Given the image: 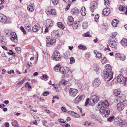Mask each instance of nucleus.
I'll list each match as a JSON object with an SVG mask.
<instances>
[{
	"instance_id": "obj_48",
	"label": "nucleus",
	"mask_w": 127,
	"mask_h": 127,
	"mask_svg": "<svg viewBox=\"0 0 127 127\" xmlns=\"http://www.w3.org/2000/svg\"><path fill=\"white\" fill-rule=\"evenodd\" d=\"M90 100H89V99L87 98L86 100V102L85 103V106H87L88 104L90 105H91V104H90V103H92L91 102L90 103Z\"/></svg>"
},
{
	"instance_id": "obj_47",
	"label": "nucleus",
	"mask_w": 127,
	"mask_h": 127,
	"mask_svg": "<svg viewBox=\"0 0 127 127\" xmlns=\"http://www.w3.org/2000/svg\"><path fill=\"white\" fill-rule=\"evenodd\" d=\"M16 51L18 53H20L21 52V49L20 47H17L15 48Z\"/></svg>"
},
{
	"instance_id": "obj_51",
	"label": "nucleus",
	"mask_w": 127,
	"mask_h": 127,
	"mask_svg": "<svg viewBox=\"0 0 127 127\" xmlns=\"http://www.w3.org/2000/svg\"><path fill=\"white\" fill-rule=\"evenodd\" d=\"M99 17V15L98 14H97L95 16V21L96 22L98 21V19Z\"/></svg>"
},
{
	"instance_id": "obj_58",
	"label": "nucleus",
	"mask_w": 127,
	"mask_h": 127,
	"mask_svg": "<svg viewBox=\"0 0 127 127\" xmlns=\"http://www.w3.org/2000/svg\"><path fill=\"white\" fill-rule=\"evenodd\" d=\"M29 83L28 82L26 83L25 85V86L26 87H28L29 88H31V86L29 84H28Z\"/></svg>"
},
{
	"instance_id": "obj_40",
	"label": "nucleus",
	"mask_w": 127,
	"mask_h": 127,
	"mask_svg": "<svg viewBox=\"0 0 127 127\" xmlns=\"http://www.w3.org/2000/svg\"><path fill=\"white\" fill-rule=\"evenodd\" d=\"M126 8L125 6H122V5H120L119 7V9L121 11H125Z\"/></svg>"
},
{
	"instance_id": "obj_15",
	"label": "nucleus",
	"mask_w": 127,
	"mask_h": 127,
	"mask_svg": "<svg viewBox=\"0 0 127 127\" xmlns=\"http://www.w3.org/2000/svg\"><path fill=\"white\" fill-rule=\"evenodd\" d=\"M125 78L121 74H119L117 77V80L119 83H123L124 82Z\"/></svg>"
},
{
	"instance_id": "obj_5",
	"label": "nucleus",
	"mask_w": 127,
	"mask_h": 127,
	"mask_svg": "<svg viewBox=\"0 0 127 127\" xmlns=\"http://www.w3.org/2000/svg\"><path fill=\"white\" fill-rule=\"evenodd\" d=\"M46 45L47 46L49 47L51 45H55L56 40L55 39H50L49 36H47L46 40Z\"/></svg>"
},
{
	"instance_id": "obj_56",
	"label": "nucleus",
	"mask_w": 127,
	"mask_h": 127,
	"mask_svg": "<svg viewBox=\"0 0 127 127\" xmlns=\"http://www.w3.org/2000/svg\"><path fill=\"white\" fill-rule=\"evenodd\" d=\"M20 29L23 32L24 34H25L26 33V32L25 31V30L23 27L21 26L20 27Z\"/></svg>"
},
{
	"instance_id": "obj_49",
	"label": "nucleus",
	"mask_w": 127,
	"mask_h": 127,
	"mask_svg": "<svg viewBox=\"0 0 127 127\" xmlns=\"http://www.w3.org/2000/svg\"><path fill=\"white\" fill-rule=\"evenodd\" d=\"M24 82V80H22L19 82L17 84V85H18V86L20 87V85L22 84Z\"/></svg>"
},
{
	"instance_id": "obj_57",
	"label": "nucleus",
	"mask_w": 127,
	"mask_h": 127,
	"mask_svg": "<svg viewBox=\"0 0 127 127\" xmlns=\"http://www.w3.org/2000/svg\"><path fill=\"white\" fill-rule=\"evenodd\" d=\"M49 94V93L48 92H45L43 94V95L44 96H46L48 95Z\"/></svg>"
},
{
	"instance_id": "obj_39",
	"label": "nucleus",
	"mask_w": 127,
	"mask_h": 127,
	"mask_svg": "<svg viewBox=\"0 0 127 127\" xmlns=\"http://www.w3.org/2000/svg\"><path fill=\"white\" fill-rule=\"evenodd\" d=\"M44 57L45 60H47L49 59V56L48 55V53L47 52H46L44 53Z\"/></svg>"
},
{
	"instance_id": "obj_25",
	"label": "nucleus",
	"mask_w": 127,
	"mask_h": 127,
	"mask_svg": "<svg viewBox=\"0 0 127 127\" xmlns=\"http://www.w3.org/2000/svg\"><path fill=\"white\" fill-rule=\"evenodd\" d=\"M40 28V27L39 25H34L32 28V30L33 32H35L39 30Z\"/></svg>"
},
{
	"instance_id": "obj_44",
	"label": "nucleus",
	"mask_w": 127,
	"mask_h": 127,
	"mask_svg": "<svg viewBox=\"0 0 127 127\" xmlns=\"http://www.w3.org/2000/svg\"><path fill=\"white\" fill-rule=\"evenodd\" d=\"M88 24L87 22H85L83 23V29H85L88 27Z\"/></svg>"
},
{
	"instance_id": "obj_43",
	"label": "nucleus",
	"mask_w": 127,
	"mask_h": 127,
	"mask_svg": "<svg viewBox=\"0 0 127 127\" xmlns=\"http://www.w3.org/2000/svg\"><path fill=\"white\" fill-rule=\"evenodd\" d=\"M79 11V10L78 9L75 8L73 10V13L75 14H78Z\"/></svg>"
},
{
	"instance_id": "obj_50",
	"label": "nucleus",
	"mask_w": 127,
	"mask_h": 127,
	"mask_svg": "<svg viewBox=\"0 0 127 127\" xmlns=\"http://www.w3.org/2000/svg\"><path fill=\"white\" fill-rule=\"evenodd\" d=\"M52 1L54 5H56L58 3V0H52Z\"/></svg>"
},
{
	"instance_id": "obj_38",
	"label": "nucleus",
	"mask_w": 127,
	"mask_h": 127,
	"mask_svg": "<svg viewBox=\"0 0 127 127\" xmlns=\"http://www.w3.org/2000/svg\"><path fill=\"white\" fill-rule=\"evenodd\" d=\"M67 82L65 80L63 79L59 83L60 85L62 84L63 85H65L66 84Z\"/></svg>"
},
{
	"instance_id": "obj_35",
	"label": "nucleus",
	"mask_w": 127,
	"mask_h": 127,
	"mask_svg": "<svg viewBox=\"0 0 127 127\" xmlns=\"http://www.w3.org/2000/svg\"><path fill=\"white\" fill-rule=\"evenodd\" d=\"M78 48L80 49L85 50L87 49V47L81 44H80L78 46Z\"/></svg>"
},
{
	"instance_id": "obj_55",
	"label": "nucleus",
	"mask_w": 127,
	"mask_h": 127,
	"mask_svg": "<svg viewBox=\"0 0 127 127\" xmlns=\"http://www.w3.org/2000/svg\"><path fill=\"white\" fill-rule=\"evenodd\" d=\"M94 125V124L92 122H88L87 125V127H88L91 126H93Z\"/></svg>"
},
{
	"instance_id": "obj_23",
	"label": "nucleus",
	"mask_w": 127,
	"mask_h": 127,
	"mask_svg": "<svg viewBox=\"0 0 127 127\" xmlns=\"http://www.w3.org/2000/svg\"><path fill=\"white\" fill-rule=\"evenodd\" d=\"M45 22L47 26L51 27L53 25V22L51 19H47Z\"/></svg>"
},
{
	"instance_id": "obj_19",
	"label": "nucleus",
	"mask_w": 127,
	"mask_h": 127,
	"mask_svg": "<svg viewBox=\"0 0 127 127\" xmlns=\"http://www.w3.org/2000/svg\"><path fill=\"white\" fill-rule=\"evenodd\" d=\"M7 20V17L2 13H0V22L4 23L6 22Z\"/></svg>"
},
{
	"instance_id": "obj_32",
	"label": "nucleus",
	"mask_w": 127,
	"mask_h": 127,
	"mask_svg": "<svg viewBox=\"0 0 127 127\" xmlns=\"http://www.w3.org/2000/svg\"><path fill=\"white\" fill-rule=\"evenodd\" d=\"M114 94L117 96L119 95H120V91L119 90L116 89L114 91Z\"/></svg>"
},
{
	"instance_id": "obj_3",
	"label": "nucleus",
	"mask_w": 127,
	"mask_h": 127,
	"mask_svg": "<svg viewBox=\"0 0 127 127\" xmlns=\"http://www.w3.org/2000/svg\"><path fill=\"white\" fill-rule=\"evenodd\" d=\"M54 68V70L55 71H59L63 74H65L68 72V68L61 67V65L59 64L56 65Z\"/></svg>"
},
{
	"instance_id": "obj_41",
	"label": "nucleus",
	"mask_w": 127,
	"mask_h": 127,
	"mask_svg": "<svg viewBox=\"0 0 127 127\" xmlns=\"http://www.w3.org/2000/svg\"><path fill=\"white\" fill-rule=\"evenodd\" d=\"M101 62L102 64H104L105 63H106V62L107 61V59L105 57H102L101 58Z\"/></svg>"
},
{
	"instance_id": "obj_30",
	"label": "nucleus",
	"mask_w": 127,
	"mask_h": 127,
	"mask_svg": "<svg viewBox=\"0 0 127 127\" xmlns=\"http://www.w3.org/2000/svg\"><path fill=\"white\" fill-rule=\"evenodd\" d=\"M80 25V22L77 21L76 23H74L73 26V28L74 29H76L78 26Z\"/></svg>"
},
{
	"instance_id": "obj_45",
	"label": "nucleus",
	"mask_w": 127,
	"mask_h": 127,
	"mask_svg": "<svg viewBox=\"0 0 127 127\" xmlns=\"http://www.w3.org/2000/svg\"><path fill=\"white\" fill-rule=\"evenodd\" d=\"M70 64H73L75 62V60L73 57H71L70 59Z\"/></svg>"
},
{
	"instance_id": "obj_52",
	"label": "nucleus",
	"mask_w": 127,
	"mask_h": 127,
	"mask_svg": "<svg viewBox=\"0 0 127 127\" xmlns=\"http://www.w3.org/2000/svg\"><path fill=\"white\" fill-rule=\"evenodd\" d=\"M9 55H12L13 56H14L15 55V53L12 51L11 50H9V52L7 53Z\"/></svg>"
},
{
	"instance_id": "obj_62",
	"label": "nucleus",
	"mask_w": 127,
	"mask_h": 127,
	"mask_svg": "<svg viewBox=\"0 0 127 127\" xmlns=\"http://www.w3.org/2000/svg\"><path fill=\"white\" fill-rule=\"evenodd\" d=\"M74 116L76 117H77V118H79L80 117V116L77 113H75L74 112Z\"/></svg>"
},
{
	"instance_id": "obj_18",
	"label": "nucleus",
	"mask_w": 127,
	"mask_h": 127,
	"mask_svg": "<svg viewBox=\"0 0 127 127\" xmlns=\"http://www.w3.org/2000/svg\"><path fill=\"white\" fill-rule=\"evenodd\" d=\"M73 19L71 16H69L67 20V22L68 25L70 26L72 25L73 23Z\"/></svg>"
},
{
	"instance_id": "obj_34",
	"label": "nucleus",
	"mask_w": 127,
	"mask_h": 127,
	"mask_svg": "<svg viewBox=\"0 0 127 127\" xmlns=\"http://www.w3.org/2000/svg\"><path fill=\"white\" fill-rule=\"evenodd\" d=\"M121 44L123 46L127 45V41L126 39H123L121 41Z\"/></svg>"
},
{
	"instance_id": "obj_61",
	"label": "nucleus",
	"mask_w": 127,
	"mask_h": 127,
	"mask_svg": "<svg viewBox=\"0 0 127 127\" xmlns=\"http://www.w3.org/2000/svg\"><path fill=\"white\" fill-rule=\"evenodd\" d=\"M59 122L62 123H65V122L64 121V120L61 119H59Z\"/></svg>"
},
{
	"instance_id": "obj_7",
	"label": "nucleus",
	"mask_w": 127,
	"mask_h": 127,
	"mask_svg": "<svg viewBox=\"0 0 127 127\" xmlns=\"http://www.w3.org/2000/svg\"><path fill=\"white\" fill-rule=\"evenodd\" d=\"M91 4L90 10L91 12H93L98 7V3L96 1H93L91 2Z\"/></svg>"
},
{
	"instance_id": "obj_53",
	"label": "nucleus",
	"mask_w": 127,
	"mask_h": 127,
	"mask_svg": "<svg viewBox=\"0 0 127 127\" xmlns=\"http://www.w3.org/2000/svg\"><path fill=\"white\" fill-rule=\"evenodd\" d=\"M114 119V116L111 117H109L107 119V120L108 121H109L110 122H111L113 121Z\"/></svg>"
},
{
	"instance_id": "obj_6",
	"label": "nucleus",
	"mask_w": 127,
	"mask_h": 127,
	"mask_svg": "<svg viewBox=\"0 0 127 127\" xmlns=\"http://www.w3.org/2000/svg\"><path fill=\"white\" fill-rule=\"evenodd\" d=\"M99 100V98L98 96L95 95H93L91 98L90 99V103L91 105H94L95 103H97Z\"/></svg>"
},
{
	"instance_id": "obj_14",
	"label": "nucleus",
	"mask_w": 127,
	"mask_h": 127,
	"mask_svg": "<svg viewBox=\"0 0 127 127\" xmlns=\"http://www.w3.org/2000/svg\"><path fill=\"white\" fill-rule=\"evenodd\" d=\"M101 81L98 78H96L93 82V86L95 87H98L100 85Z\"/></svg>"
},
{
	"instance_id": "obj_20",
	"label": "nucleus",
	"mask_w": 127,
	"mask_h": 127,
	"mask_svg": "<svg viewBox=\"0 0 127 127\" xmlns=\"http://www.w3.org/2000/svg\"><path fill=\"white\" fill-rule=\"evenodd\" d=\"M115 57H119L120 58V60L123 61L126 59L125 56L124 54H120L119 53L116 54Z\"/></svg>"
},
{
	"instance_id": "obj_1",
	"label": "nucleus",
	"mask_w": 127,
	"mask_h": 127,
	"mask_svg": "<svg viewBox=\"0 0 127 127\" xmlns=\"http://www.w3.org/2000/svg\"><path fill=\"white\" fill-rule=\"evenodd\" d=\"M109 105V104L106 100L104 101H101L99 102L98 106L101 107L99 110L100 112L102 114L103 117H107L109 116L110 110L106 108Z\"/></svg>"
},
{
	"instance_id": "obj_46",
	"label": "nucleus",
	"mask_w": 127,
	"mask_h": 127,
	"mask_svg": "<svg viewBox=\"0 0 127 127\" xmlns=\"http://www.w3.org/2000/svg\"><path fill=\"white\" fill-rule=\"evenodd\" d=\"M96 56L97 58H100L102 57V54L100 53L97 52V53L96 54Z\"/></svg>"
},
{
	"instance_id": "obj_17",
	"label": "nucleus",
	"mask_w": 127,
	"mask_h": 127,
	"mask_svg": "<svg viewBox=\"0 0 127 127\" xmlns=\"http://www.w3.org/2000/svg\"><path fill=\"white\" fill-rule=\"evenodd\" d=\"M46 13L48 15H54L56 14V10L54 9H51L48 10L47 9L46 10Z\"/></svg>"
},
{
	"instance_id": "obj_59",
	"label": "nucleus",
	"mask_w": 127,
	"mask_h": 127,
	"mask_svg": "<svg viewBox=\"0 0 127 127\" xmlns=\"http://www.w3.org/2000/svg\"><path fill=\"white\" fill-rule=\"evenodd\" d=\"M61 109L62 111L64 112H65L66 111V109L64 106L62 107L61 108Z\"/></svg>"
},
{
	"instance_id": "obj_16",
	"label": "nucleus",
	"mask_w": 127,
	"mask_h": 127,
	"mask_svg": "<svg viewBox=\"0 0 127 127\" xmlns=\"http://www.w3.org/2000/svg\"><path fill=\"white\" fill-rule=\"evenodd\" d=\"M110 11L109 8H106L103 9L102 13L103 15L105 16H108L110 13Z\"/></svg>"
},
{
	"instance_id": "obj_8",
	"label": "nucleus",
	"mask_w": 127,
	"mask_h": 127,
	"mask_svg": "<svg viewBox=\"0 0 127 127\" xmlns=\"http://www.w3.org/2000/svg\"><path fill=\"white\" fill-rule=\"evenodd\" d=\"M118 42L117 40H110L109 41V44L110 46L113 48L116 49L117 48V46L118 44Z\"/></svg>"
},
{
	"instance_id": "obj_33",
	"label": "nucleus",
	"mask_w": 127,
	"mask_h": 127,
	"mask_svg": "<svg viewBox=\"0 0 127 127\" xmlns=\"http://www.w3.org/2000/svg\"><path fill=\"white\" fill-rule=\"evenodd\" d=\"M94 70L97 74H99L101 71V69L98 66H96L95 68L94 69Z\"/></svg>"
},
{
	"instance_id": "obj_13",
	"label": "nucleus",
	"mask_w": 127,
	"mask_h": 127,
	"mask_svg": "<svg viewBox=\"0 0 127 127\" xmlns=\"http://www.w3.org/2000/svg\"><path fill=\"white\" fill-rule=\"evenodd\" d=\"M84 98V97L83 95H79L74 100V101L75 103H79Z\"/></svg>"
},
{
	"instance_id": "obj_31",
	"label": "nucleus",
	"mask_w": 127,
	"mask_h": 127,
	"mask_svg": "<svg viewBox=\"0 0 127 127\" xmlns=\"http://www.w3.org/2000/svg\"><path fill=\"white\" fill-rule=\"evenodd\" d=\"M12 125L13 126L18 127L19 126L18 123L16 120H13L11 122Z\"/></svg>"
},
{
	"instance_id": "obj_22",
	"label": "nucleus",
	"mask_w": 127,
	"mask_h": 127,
	"mask_svg": "<svg viewBox=\"0 0 127 127\" xmlns=\"http://www.w3.org/2000/svg\"><path fill=\"white\" fill-rule=\"evenodd\" d=\"M34 5L33 3L31 4L28 6L27 9L30 12L33 11L34 10Z\"/></svg>"
},
{
	"instance_id": "obj_54",
	"label": "nucleus",
	"mask_w": 127,
	"mask_h": 127,
	"mask_svg": "<svg viewBox=\"0 0 127 127\" xmlns=\"http://www.w3.org/2000/svg\"><path fill=\"white\" fill-rule=\"evenodd\" d=\"M104 2L105 5H108L109 4V0H104Z\"/></svg>"
},
{
	"instance_id": "obj_11",
	"label": "nucleus",
	"mask_w": 127,
	"mask_h": 127,
	"mask_svg": "<svg viewBox=\"0 0 127 127\" xmlns=\"http://www.w3.org/2000/svg\"><path fill=\"white\" fill-rule=\"evenodd\" d=\"M91 117L95 121H98L101 123H102V122L101 118L100 116L98 115H96V114H91Z\"/></svg>"
},
{
	"instance_id": "obj_42",
	"label": "nucleus",
	"mask_w": 127,
	"mask_h": 127,
	"mask_svg": "<svg viewBox=\"0 0 127 127\" xmlns=\"http://www.w3.org/2000/svg\"><path fill=\"white\" fill-rule=\"evenodd\" d=\"M82 35L83 36L85 37H91V35L89 34L88 32H87L86 33L83 34Z\"/></svg>"
},
{
	"instance_id": "obj_10",
	"label": "nucleus",
	"mask_w": 127,
	"mask_h": 127,
	"mask_svg": "<svg viewBox=\"0 0 127 127\" xmlns=\"http://www.w3.org/2000/svg\"><path fill=\"white\" fill-rule=\"evenodd\" d=\"M126 98L125 95L121 94L118 95L117 97V98H116L115 99L117 101V102H120L122 103L124 101H124L126 100Z\"/></svg>"
},
{
	"instance_id": "obj_29",
	"label": "nucleus",
	"mask_w": 127,
	"mask_h": 127,
	"mask_svg": "<svg viewBox=\"0 0 127 127\" xmlns=\"http://www.w3.org/2000/svg\"><path fill=\"white\" fill-rule=\"evenodd\" d=\"M86 10L84 7H82L81 10V13L82 15L85 16L86 14Z\"/></svg>"
},
{
	"instance_id": "obj_64",
	"label": "nucleus",
	"mask_w": 127,
	"mask_h": 127,
	"mask_svg": "<svg viewBox=\"0 0 127 127\" xmlns=\"http://www.w3.org/2000/svg\"><path fill=\"white\" fill-rule=\"evenodd\" d=\"M85 56L87 57H89L90 56V54L88 52L87 53L85 54Z\"/></svg>"
},
{
	"instance_id": "obj_36",
	"label": "nucleus",
	"mask_w": 127,
	"mask_h": 127,
	"mask_svg": "<svg viewBox=\"0 0 127 127\" xmlns=\"http://www.w3.org/2000/svg\"><path fill=\"white\" fill-rule=\"evenodd\" d=\"M58 26L60 28L64 29L65 27L64 25L61 22H59L57 23Z\"/></svg>"
},
{
	"instance_id": "obj_21",
	"label": "nucleus",
	"mask_w": 127,
	"mask_h": 127,
	"mask_svg": "<svg viewBox=\"0 0 127 127\" xmlns=\"http://www.w3.org/2000/svg\"><path fill=\"white\" fill-rule=\"evenodd\" d=\"M124 105L123 103H118L117 105V108L118 110L119 111L123 110L124 108Z\"/></svg>"
},
{
	"instance_id": "obj_2",
	"label": "nucleus",
	"mask_w": 127,
	"mask_h": 127,
	"mask_svg": "<svg viewBox=\"0 0 127 127\" xmlns=\"http://www.w3.org/2000/svg\"><path fill=\"white\" fill-rule=\"evenodd\" d=\"M105 68V69L103 71V76L105 79H107V81H109L112 79L113 73L112 71V67L110 65L107 64Z\"/></svg>"
},
{
	"instance_id": "obj_63",
	"label": "nucleus",
	"mask_w": 127,
	"mask_h": 127,
	"mask_svg": "<svg viewBox=\"0 0 127 127\" xmlns=\"http://www.w3.org/2000/svg\"><path fill=\"white\" fill-rule=\"evenodd\" d=\"M5 125L6 127H9V123L8 122H6L5 124Z\"/></svg>"
},
{
	"instance_id": "obj_37",
	"label": "nucleus",
	"mask_w": 127,
	"mask_h": 127,
	"mask_svg": "<svg viewBox=\"0 0 127 127\" xmlns=\"http://www.w3.org/2000/svg\"><path fill=\"white\" fill-rule=\"evenodd\" d=\"M118 34L117 33V32H113L112 33V36H110V37L112 39H113L114 38H115V37Z\"/></svg>"
},
{
	"instance_id": "obj_24",
	"label": "nucleus",
	"mask_w": 127,
	"mask_h": 127,
	"mask_svg": "<svg viewBox=\"0 0 127 127\" xmlns=\"http://www.w3.org/2000/svg\"><path fill=\"white\" fill-rule=\"evenodd\" d=\"M59 32L58 30L54 31L51 33V35L53 37H58L59 36Z\"/></svg>"
},
{
	"instance_id": "obj_60",
	"label": "nucleus",
	"mask_w": 127,
	"mask_h": 127,
	"mask_svg": "<svg viewBox=\"0 0 127 127\" xmlns=\"http://www.w3.org/2000/svg\"><path fill=\"white\" fill-rule=\"evenodd\" d=\"M124 83V85L126 86H127V77H126V78H125Z\"/></svg>"
},
{
	"instance_id": "obj_28",
	"label": "nucleus",
	"mask_w": 127,
	"mask_h": 127,
	"mask_svg": "<svg viewBox=\"0 0 127 127\" xmlns=\"http://www.w3.org/2000/svg\"><path fill=\"white\" fill-rule=\"evenodd\" d=\"M25 28L27 31L28 32L31 31V25H29L28 24H27L25 25Z\"/></svg>"
},
{
	"instance_id": "obj_12",
	"label": "nucleus",
	"mask_w": 127,
	"mask_h": 127,
	"mask_svg": "<svg viewBox=\"0 0 127 127\" xmlns=\"http://www.w3.org/2000/svg\"><path fill=\"white\" fill-rule=\"evenodd\" d=\"M78 91L76 89L71 88L69 90V95L72 97H74L78 93Z\"/></svg>"
},
{
	"instance_id": "obj_9",
	"label": "nucleus",
	"mask_w": 127,
	"mask_h": 127,
	"mask_svg": "<svg viewBox=\"0 0 127 127\" xmlns=\"http://www.w3.org/2000/svg\"><path fill=\"white\" fill-rule=\"evenodd\" d=\"M10 39L13 42L15 43H17L18 40L17 37V36L16 33L14 32L11 33L10 35Z\"/></svg>"
},
{
	"instance_id": "obj_27",
	"label": "nucleus",
	"mask_w": 127,
	"mask_h": 127,
	"mask_svg": "<svg viewBox=\"0 0 127 127\" xmlns=\"http://www.w3.org/2000/svg\"><path fill=\"white\" fill-rule=\"evenodd\" d=\"M119 21L116 19H114L112 22V25L113 26L115 27L117 25V24L118 23Z\"/></svg>"
},
{
	"instance_id": "obj_4",
	"label": "nucleus",
	"mask_w": 127,
	"mask_h": 127,
	"mask_svg": "<svg viewBox=\"0 0 127 127\" xmlns=\"http://www.w3.org/2000/svg\"><path fill=\"white\" fill-rule=\"evenodd\" d=\"M62 57L59 52L57 51L54 52L51 57L52 59L56 61H58L60 60Z\"/></svg>"
},
{
	"instance_id": "obj_26",
	"label": "nucleus",
	"mask_w": 127,
	"mask_h": 127,
	"mask_svg": "<svg viewBox=\"0 0 127 127\" xmlns=\"http://www.w3.org/2000/svg\"><path fill=\"white\" fill-rule=\"evenodd\" d=\"M117 124L119 126H123L126 124V122L124 120H120L118 121Z\"/></svg>"
}]
</instances>
